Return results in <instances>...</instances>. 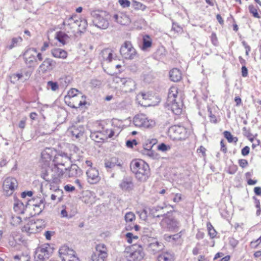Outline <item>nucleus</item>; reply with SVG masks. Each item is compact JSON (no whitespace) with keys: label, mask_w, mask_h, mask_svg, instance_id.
I'll return each mask as SVG.
<instances>
[{"label":"nucleus","mask_w":261,"mask_h":261,"mask_svg":"<svg viewBox=\"0 0 261 261\" xmlns=\"http://www.w3.org/2000/svg\"><path fill=\"white\" fill-rule=\"evenodd\" d=\"M120 188L124 191H130L134 189V185L130 177L124 178L119 184Z\"/></svg>","instance_id":"bb28decb"},{"label":"nucleus","mask_w":261,"mask_h":261,"mask_svg":"<svg viewBox=\"0 0 261 261\" xmlns=\"http://www.w3.org/2000/svg\"><path fill=\"white\" fill-rule=\"evenodd\" d=\"M112 125L114 127L113 130H116L117 133H116V134L118 135L122 128V122L117 119H113L112 121Z\"/></svg>","instance_id":"a19ab883"},{"label":"nucleus","mask_w":261,"mask_h":261,"mask_svg":"<svg viewBox=\"0 0 261 261\" xmlns=\"http://www.w3.org/2000/svg\"><path fill=\"white\" fill-rule=\"evenodd\" d=\"M120 53L126 59H133L137 55L136 49L129 41H125L123 44L120 49Z\"/></svg>","instance_id":"dca6fc26"},{"label":"nucleus","mask_w":261,"mask_h":261,"mask_svg":"<svg viewBox=\"0 0 261 261\" xmlns=\"http://www.w3.org/2000/svg\"><path fill=\"white\" fill-rule=\"evenodd\" d=\"M45 226V221L42 219L31 220L22 227L21 230L30 235L41 231Z\"/></svg>","instance_id":"423d86ee"},{"label":"nucleus","mask_w":261,"mask_h":261,"mask_svg":"<svg viewBox=\"0 0 261 261\" xmlns=\"http://www.w3.org/2000/svg\"><path fill=\"white\" fill-rule=\"evenodd\" d=\"M37 49L35 48H30L27 49L24 53L25 63L29 66H32L36 62V54Z\"/></svg>","instance_id":"5701e85b"},{"label":"nucleus","mask_w":261,"mask_h":261,"mask_svg":"<svg viewBox=\"0 0 261 261\" xmlns=\"http://www.w3.org/2000/svg\"><path fill=\"white\" fill-rule=\"evenodd\" d=\"M108 256V249L102 243L96 245L95 251L92 254L90 259L91 261H105Z\"/></svg>","instance_id":"9b49d317"},{"label":"nucleus","mask_w":261,"mask_h":261,"mask_svg":"<svg viewBox=\"0 0 261 261\" xmlns=\"http://www.w3.org/2000/svg\"><path fill=\"white\" fill-rule=\"evenodd\" d=\"M55 39L57 40L62 45L66 44L69 37L63 32L59 31L56 33Z\"/></svg>","instance_id":"72a5a7b5"},{"label":"nucleus","mask_w":261,"mask_h":261,"mask_svg":"<svg viewBox=\"0 0 261 261\" xmlns=\"http://www.w3.org/2000/svg\"><path fill=\"white\" fill-rule=\"evenodd\" d=\"M132 6L136 10H141L142 11H145L147 8L146 6L135 0L132 1Z\"/></svg>","instance_id":"c03bdc74"},{"label":"nucleus","mask_w":261,"mask_h":261,"mask_svg":"<svg viewBox=\"0 0 261 261\" xmlns=\"http://www.w3.org/2000/svg\"><path fill=\"white\" fill-rule=\"evenodd\" d=\"M44 201L43 200H39V202L38 203H36L33 204L34 206V210L35 211L36 214H40L42 210L44 207Z\"/></svg>","instance_id":"49530a36"},{"label":"nucleus","mask_w":261,"mask_h":261,"mask_svg":"<svg viewBox=\"0 0 261 261\" xmlns=\"http://www.w3.org/2000/svg\"><path fill=\"white\" fill-rule=\"evenodd\" d=\"M143 153L144 154H146L147 155H148V156L151 157V158H153L154 155V152H153V151L150 149H144L143 150Z\"/></svg>","instance_id":"680f3d73"},{"label":"nucleus","mask_w":261,"mask_h":261,"mask_svg":"<svg viewBox=\"0 0 261 261\" xmlns=\"http://www.w3.org/2000/svg\"><path fill=\"white\" fill-rule=\"evenodd\" d=\"M71 150L72 153L71 154V159L74 160L79 161L82 156L83 152L80 149L74 145H72Z\"/></svg>","instance_id":"c9c22d12"},{"label":"nucleus","mask_w":261,"mask_h":261,"mask_svg":"<svg viewBox=\"0 0 261 261\" xmlns=\"http://www.w3.org/2000/svg\"><path fill=\"white\" fill-rule=\"evenodd\" d=\"M141 242L146 246L147 251L152 254H156L162 251L165 246L163 243L158 241L156 238L144 235L141 237Z\"/></svg>","instance_id":"7ed1b4c3"},{"label":"nucleus","mask_w":261,"mask_h":261,"mask_svg":"<svg viewBox=\"0 0 261 261\" xmlns=\"http://www.w3.org/2000/svg\"><path fill=\"white\" fill-rule=\"evenodd\" d=\"M46 88L47 89H50L53 91H56L59 89V85L57 82L48 81L47 83Z\"/></svg>","instance_id":"3c124183"},{"label":"nucleus","mask_w":261,"mask_h":261,"mask_svg":"<svg viewBox=\"0 0 261 261\" xmlns=\"http://www.w3.org/2000/svg\"><path fill=\"white\" fill-rule=\"evenodd\" d=\"M49 247L47 246H41L36 249L35 254V258L37 261H43L48 258L50 256Z\"/></svg>","instance_id":"aec40b11"},{"label":"nucleus","mask_w":261,"mask_h":261,"mask_svg":"<svg viewBox=\"0 0 261 261\" xmlns=\"http://www.w3.org/2000/svg\"><path fill=\"white\" fill-rule=\"evenodd\" d=\"M114 81L118 84L122 90L125 92H131L135 88V82L131 79L116 77Z\"/></svg>","instance_id":"2eb2a0df"},{"label":"nucleus","mask_w":261,"mask_h":261,"mask_svg":"<svg viewBox=\"0 0 261 261\" xmlns=\"http://www.w3.org/2000/svg\"><path fill=\"white\" fill-rule=\"evenodd\" d=\"M158 261H173L174 256L169 252H165L160 254L158 257Z\"/></svg>","instance_id":"e433bc0d"},{"label":"nucleus","mask_w":261,"mask_h":261,"mask_svg":"<svg viewBox=\"0 0 261 261\" xmlns=\"http://www.w3.org/2000/svg\"><path fill=\"white\" fill-rule=\"evenodd\" d=\"M206 149L202 146H200L197 150V153H201L202 156L204 157L206 155L205 154Z\"/></svg>","instance_id":"774afa93"},{"label":"nucleus","mask_w":261,"mask_h":261,"mask_svg":"<svg viewBox=\"0 0 261 261\" xmlns=\"http://www.w3.org/2000/svg\"><path fill=\"white\" fill-rule=\"evenodd\" d=\"M136 217L133 212H127L125 215V220L126 222H133L135 220Z\"/></svg>","instance_id":"6e6d98bb"},{"label":"nucleus","mask_w":261,"mask_h":261,"mask_svg":"<svg viewBox=\"0 0 261 261\" xmlns=\"http://www.w3.org/2000/svg\"><path fill=\"white\" fill-rule=\"evenodd\" d=\"M178 88L175 86H172L169 90L166 103H171L177 100L178 98H181L178 95Z\"/></svg>","instance_id":"c85d7f7f"},{"label":"nucleus","mask_w":261,"mask_h":261,"mask_svg":"<svg viewBox=\"0 0 261 261\" xmlns=\"http://www.w3.org/2000/svg\"><path fill=\"white\" fill-rule=\"evenodd\" d=\"M96 196L94 192L91 191H86L83 193L82 201L87 204L92 205L95 202Z\"/></svg>","instance_id":"393cba45"},{"label":"nucleus","mask_w":261,"mask_h":261,"mask_svg":"<svg viewBox=\"0 0 261 261\" xmlns=\"http://www.w3.org/2000/svg\"><path fill=\"white\" fill-rule=\"evenodd\" d=\"M60 165L53 164L51 169L47 168L45 170L42 171L41 177L45 180H48V171L51 173L52 178H54L56 182H60V179L63 177H65V171L64 169L60 168Z\"/></svg>","instance_id":"0eeeda50"},{"label":"nucleus","mask_w":261,"mask_h":261,"mask_svg":"<svg viewBox=\"0 0 261 261\" xmlns=\"http://www.w3.org/2000/svg\"><path fill=\"white\" fill-rule=\"evenodd\" d=\"M167 208V206H158L155 207H153L151 210V212L153 214L154 217H160V216H164L166 214V211L165 210ZM168 213V212H167Z\"/></svg>","instance_id":"f704fd0d"},{"label":"nucleus","mask_w":261,"mask_h":261,"mask_svg":"<svg viewBox=\"0 0 261 261\" xmlns=\"http://www.w3.org/2000/svg\"><path fill=\"white\" fill-rule=\"evenodd\" d=\"M238 163L239 166L243 168L246 167L248 165V161L245 159H240Z\"/></svg>","instance_id":"052dcab7"},{"label":"nucleus","mask_w":261,"mask_h":261,"mask_svg":"<svg viewBox=\"0 0 261 261\" xmlns=\"http://www.w3.org/2000/svg\"><path fill=\"white\" fill-rule=\"evenodd\" d=\"M182 74L179 69L173 68L169 72V76L171 81L178 82L181 79Z\"/></svg>","instance_id":"2f4dec72"},{"label":"nucleus","mask_w":261,"mask_h":261,"mask_svg":"<svg viewBox=\"0 0 261 261\" xmlns=\"http://www.w3.org/2000/svg\"><path fill=\"white\" fill-rule=\"evenodd\" d=\"M60 214L62 218H67L68 219L71 218V216H68V212L64 206H63V209L61 210Z\"/></svg>","instance_id":"69168bd1"},{"label":"nucleus","mask_w":261,"mask_h":261,"mask_svg":"<svg viewBox=\"0 0 261 261\" xmlns=\"http://www.w3.org/2000/svg\"><path fill=\"white\" fill-rule=\"evenodd\" d=\"M71 157L69 156L67 153L64 152H59L55 153L54 158L53 160V164L60 165L62 167H64L65 164L69 161Z\"/></svg>","instance_id":"4be33fe9"},{"label":"nucleus","mask_w":261,"mask_h":261,"mask_svg":"<svg viewBox=\"0 0 261 261\" xmlns=\"http://www.w3.org/2000/svg\"><path fill=\"white\" fill-rule=\"evenodd\" d=\"M181 232L180 231V232L173 235L164 234V239L169 242H176L181 238Z\"/></svg>","instance_id":"ea45409f"},{"label":"nucleus","mask_w":261,"mask_h":261,"mask_svg":"<svg viewBox=\"0 0 261 261\" xmlns=\"http://www.w3.org/2000/svg\"><path fill=\"white\" fill-rule=\"evenodd\" d=\"M141 239L137 243L127 247L124 251L125 256L128 261H140L145 256Z\"/></svg>","instance_id":"f03ea898"},{"label":"nucleus","mask_w":261,"mask_h":261,"mask_svg":"<svg viewBox=\"0 0 261 261\" xmlns=\"http://www.w3.org/2000/svg\"><path fill=\"white\" fill-rule=\"evenodd\" d=\"M168 134L173 140H184L189 135L187 129L183 126L178 125L171 126L169 129Z\"/></svg>","instance_id":"9d476101"},{"label":"nucleus","mask_w":261,"mask_h":261,"mask_svg":"<svg viewBox=\"0 0 261 261\" xmlns=\"http://www.w3.org/2000/svg\"><path fill=\"white\" fill-rule=\"evenodd\" d=\"M126 240L127 243L132 244L136 242L138 240V237L136 235H134L131 232H127L125 234Z\"/></svg>","instance_id":"09e8293b"},{"label":"nucleus","mask_w":261,"mask_h":261,"mask_svg":"<svg viewBox=\"0 0 261 261\" xmlns=\"http://www.w3.org/2000/svg\"><path fill=\"white\" fill-rule=\"evenodd\" d=\"M18 187L17 180L12 177H7L3 182V189L5 194L11 195Z\"/></svg>","instance_id":"f3484780"},{"label":"nucleus","mask_w":261,"mask_h":261,"mask_svg":"<svg viewBox=\"0 0 261 261\" xmlns=\"http://www.w3.org/2000/svg\"><path fill=\"white\" fill-rule=\"evenodd\" d=\"M115 20L121 25H128L130 22V19L128 15L122 12H119L114 15Z\"/></svg>","instance_id":"cd10ccee"},{"label":"nucleus","mask_w":261,"mask_h":261,"mask_svg":"<svg viewBox=\"0 0 261 261\" xmlns=\"http://www.w3.org/2000/svg\"><path fill=\"white\" fill-rule=\"evenodd\" d=\"M207 227L208 234H209L210 237L212 239L215 238V237L216 236L217 233V231L214 228V227H213V226L212 225V224L210 223H208L207 224Z\"/></svg>","instance_id":"864d4df0"},{"label":"nucleus","mask_w":261,"mask_h":261,"mask_svg":"<svg viewBox=\"0 0 261 261\" xmlns=\"http://www.w3.org/2000/svg\"><path fill=\"white\" fill-rule=\"evenodd\" d=\"M60 182H56L54 178H51V181L50 183V189L55 191L57 193H62V192L59 189L58 185Z\"/></svg>","instance_id":"8fccbe9b"},{"label":"nucleus","mask_w":261,"mask_h":261,"mask_svg":"<svg viewBox=\"0 0 261 261\" xmlns=\"http://www.w3.org/2000/svg\"><path fill=\"white\" fill-rule=\"evenodd\" d=\"M161 224L169 231H177L180 227L179 222L171 216H166L162 220Z\"/></svg>","instance_id":"4468645a"},{"label":"nucleus","mask_w":261,"mask_h":261,"mask_svg":"<svg viewBox=\"0 0 261 261\" xmlns=\"http://www.w3.org/2000/svg\"><path fill=\"white\" fill-rule=\"evenodd\" d=\"M224 135L229 143L233 142L236 143L238 141V138L237 137H233L229 132L225 131L224 132Z\"/></svg>","instance_id":"603ef678"},{"label":"nucleus","mask_w":261,"mask_h":261,"mask_svg":"<svg viewBox=\"0 0 261 261\" xmlns=\"http://www.w3.org/2000/svg\"><path fill=\"white\" fill-rule=\"evenodd\" d=\"M172 30L178 33L182 31V28L176 22L172 23Z\"/></svg>","instance_id":"13d9d810"},{"label":"nucleus","mask_w":261,"mask_h":261,"mask_svg":"<svg viewBox=\"0 0 261 261\" xmlns=\"http://www.w3.org/2000/svg\"><path fill=\"white\" fill-rule=\"evenodd\" d=\"M65 177H76L82 175V171L80 168L75 165H72L70 168H65Z\"/></svg>","instance_id":"a878e982"},{"label":"nucleus","mask_w":261,"mask_h":261,"mask_svg":"<svg viewBox=\"0 0 261 261\" xmlns=\"http://www.w3.org/2000/svg\"><path fill=\"white\" fill-rule=\"evenodd\" d=\"M102 134H103V137L105 138V140L108 138H110L114 136L116 132V130H113L112 128L111 129H103L102 130L100 131Z\"/></svg>","instance_id":"a18cd8bd"},{"label":"nucleus","mask_w":261,"mask_h":261,"mask_svg":"<svg viewBox=\"0 0 261 261\" xmlns=\"http://www.w3.org/2000/svg\"><path fill=\"white\" fill-rule=\"evenodd\" d=\"M66 101L67 99H71L73 103L69 105L72 108H79L82 106H84L86 103V96L76 89H71L68 92L67 95L65 97Z\"/></svg>","instance_id":"39448f33"},{"label":"nucleus","mask_w":261,"mask_h":261,"mask_svg":"<svg viewBox=\"0 0 261 261\" xmlns=\"http://www.w3.org/2000/svg\"><path fill=\"white\" fill-rule=\"evenodd\" d=\"M13 209L18 214H23L25 211V206L20 201H17L14 204Z\"/></svg>","instance_id":"4c0bfd02"},{"label":"nucleus","mask_w":261,"mask_h":261,"mask_svg":"<svg viewBox=\"0 0 261 261\" xmlns=\"http://www.w3.org/2000/svg\"><path fill=\"white\" fill-rule=\"evenodd\" d=\"M249 12L253 15V16L257 18H260V15L258 13L257 9L253 5L249 6Z\"/></svg>","instance_id":"5fc2aeb1"},{"label":"nucleus","mask_w":261,"mask_h":261,"mask_svg":"<svg viewBox=\"0 0 261 261\" xmlns=\"http://www.w3.org/2000/svg\"><path fill=\"white\" fill-rule=\"evenodd\" d=\"M133 123L135 126L143 129H150L155 125L154 120L149 118L144 114L135 115L133 118Z\"/></svg>","instance_id":"6e6552de"},{"label":"nucleus","mask_w":261,"mask_h":261,"mask_svg":"<svg viewBox=\"0 0 261 261\" xmlns=\"http://www.w3.org/2000/svg\"><path fill=\"white\" fill-rule=\"evenodd\" d=\"M56 65L55 61L49 58H46L39 66L38 70L39 72L45 73L53 70Z\"/></svg>","instance_id":"412c9836"},{"label":"nucleus","mask_w":261,"mask_h":261,"mask_svg":"<svg viewBox=\"0 0 261 261\" xmlns=\"http://www.w3.org/2000/svg\"><path fill=\"white\" fill-rule=\"evenodd\" d=\"M166 105L175 115H179L181 113L183 105L181 98H178L176 101L171 103H166Z\"/></svg>","instance_id":"b1692460"},{"label":"nucleus","mask_w":261,"mask_h":261,"mask_svg":"<svg viewBox=\"0 0 261 261\" xmlns=\"http://www.w3.org/2000/svg\"><path fill=\"white\" fill-rule=\"evenodd\" d=\"M56 150L50 148H46L41 153L40 163L42 166V171L47 168H50V164L53 156H54Z\"/></svg>","instance_id":"f8f14e48"},{"label":"nucleus","mask_w":261,"mask_h":261,"mask_svg":"<svg viewBox=\"0 0 261 261\" xmlns=\"http://www.w3.org/2000/svg\"><path fill=\"white\" fill-rule=\"evenodd\" d=\"M211 41H212V43L215 45V46H217L218 44V39H217V36H216V34L215 33H212V35H211Z\"/></svg>","instance_id":"0e129e2a"},{"label":"nucleus","mask_w":261,"mask_h":261,"mask_svg":"<svg viewBox=\"0 0 261 261\" xmlns=\"http://www.w3.org/2000/svg\"><path fill=\"white\" fill-rule=\"evenodd\" d=\"M119 3L122 8L129 7L130 5L128 0H119Z\"/></svg>","instance_id":"bf43d9fd"},{"label":"nucleus","mask_w":261,"mask_h":261,"mask_svg":"<svg viewBox=\"0 0 261 261\" xmlns=\"http://www.w3.org/2000/svg\"><path fill=\"white\" fill-rule=\"evenodd\" d=\"M171 147L169 145H166L165 143H161L158 146V149L162 152H166L170 150Z\"/></svg>","instance_id":"4d7b16f0"},{"label":"nucleus","mask_w":261,"mask_h":261,"mask_svg":"<svg viewBox=\"0 0 261 261\" xmlns=\"http://www.w3.org/2000/svg\"><path fill=\"white\" fill-rule=\"evenodd\" d=\"M92 165L91 161L86 160L84 166L85 168H88L86 172L88 182L90 184H96L99 182L101 177L98 170L93 167Z\"/></svg>","instance_id":"1a4fd4ad"},{"label":"nucleus","mask_w":261,"mask_h":261,"mask_svg":"<svg viewBox=\"0 0 261 261\" xmlns=\"http://www.w3.org/2000/svg\"><path fill=\"white\" fill-rule=\"evenodd\" d=\"M250 152V148L248 146H246L241 150V154L243 156H246L249 154Z\"/></svg>","instance_id":"e2e57ef3"},{"label":"nucleus","mask_w":261,"mask_h":261,"mask_svg":"<svg viewBox=\"0 0 261 261\" xmlns=\"http://www.w3.org/2000/svg\"><path fill=\"white\" fill-rule=\"evenodd\" d=\"M94 23L97 28L102 29H107L109 25L108 20L100 15H98L96 17L94 21Z\"/></svg>","instance_id":"c756f323"},{"label":"nucleus","mask_w":261,"mask_h":261,"mask_svg":"<svg viewBox=\"0 0 261 261\" xmlns=\"http://www.w3.org/2000/svg\"><path fill=\"white\" fill-rule=\"evenodd\" d=\"M32 74V72L28 70H21L19 72L13 74L11 76V82L15 83L19 81L25 82L28 81Z\"/></svg>","instance_id":"6ab92c4d"},{"label":"nucleus","mask_w":261,"mask_h":261,"mask_svg":"<svg viewBox=\"0 0 261 261\" xmlns=\"http://www.w3.org/2000/svg\"><path fill=\"white\" fill-rule=\"evenodd\" d=\"M59 253L62 261H80L75 255V251L67 246H62L59 249Z\"/></svg>","instance_id":"ddd939ff"},{"label":"nucleus","mask_w":261,"mask_h":261,"mask_svg":"<svg viewBox=\"0 0 261 261\" xmlns=\"http://www.w3.org/2000/svg\"><path fill=\"white\" fill-rule=\"evenodd\" d=\"M22 222V218L19 216L12 215L10 219V224L13 226H18Z\"/></svg>","instance_id":"de8ad7c7"},{"label":"nucleus","mask_w":261,"mask_h":261,"mask_svg":"<svg viewBox=\"0 0 261 261\" xmlns=\"http://www.w3.org/2000/svg\"><path fill=\"white\" fill-rule=\"evenodd\" d=\"M52 56L56 58L65 59L67 57V53L61 48H54L51 51Z\"/></svg>","instance_id":"7c9ffc66"},{"label":"nucleus","mask_w":261,"mask_h":261,"mask_svg":"<svg viewBox=\"0 0 261 261\" xmlns=\"http://www.w3.org/2000/svg\"><path fill=\"white\" fill-rule=\"evenodd\" d=\"M85 132V128L83 125L76 124L69 127L67 133L69 136L78 139L83 135Z\"/></svg>","instance_id":"a211bd4d"},{"label":"nucleus","mask_w":261,"mask_h":261,"mask_svg":"<svg viewBox=\"0 0 261 261\" xmlns=\"http://www.w3.org/2000/svg\"><path fill=\"white\" fill-rule=\"evenodd\" d=\"M101 55L104 61L111 62L113 59V50L109 48H106L102 50Z\"/></svg>","instance_id":"473e14b6"},{"label":"nucleus","mask_w":261,"mask_h":261,"mask_svg":"<svg viewBox=\"0 0 261 261\" xmlns=\"http://www.w3.org/2000/svg\"><path fill=\"white\" fill-rule=\"evenodd\" d=\"M130 169L136 178L140 181H146L149 176V167L141 160H134L130 165Z\"/></svg>","instance_id":"f257e3e1"},{"label":"nucleus","mask_w":261,"mask_h":261,"mask_svg":"<svg viewBox=\"0 0 261 261\" xmlns=\"http://www.w3.org/2000/svg\"><path fill=\"white\" fill-rule=\"evenodd\" d=\"M103 134L100 131H91L90 137L95 142H99L105 140L103 137Z\"/></svg>","instance_id":"58836bf2"},{"label":"nucleus","mask_w":261,"mask_h":261,"mask_svg":"<svg viewBox=\"0 0 261 261\" xmlns=\"http://www.w3.org/2000/svg\"><path fill=\"white\" fill-rule=\"evenodd\" d=\"M152 45V39L149 35H146L143 37V45L142 49L146 50L147 48L150 47Z\"/></svg>","instance_id":"37998d69"},{"label":"nucleus","mask_w":261,"mask_h":261,"mask_svg":"<svg viewBox=\"0 0 261 261\" xmlns=\"http://www.w3.org/2000/svg\"><path fill=\"white\" fill-rule=\"evenodd\" d=\"M118 162V160L117 158H111L110 160L106 161L105 163V166L107 169H111L114 168L116 165L118 166H121V163H119L117 164Z\"/></svg>","instance_id":"79ce46f5"},{"label":"nucleus","mask_w":261,"mask_h":261,"mask_svg":"<svg viewBox=\"0 0 261 261\" xmlns=\"http://www.w3.org/2000/svg\"><path fill=\"white\" fill-rule=\"evenodd\" d=\"M63 24L70 29H77L79 32L82 33L85 31L87 22L86 19L80 18L76 15H73L66 18L63 22Z\"/></svg>","instance_id":"20e7f679"},{"label":"nucleus","mask_w":261,"mask_h":261,"mask_svg":"<svg viewBox=\"0 0 261 261\" xmlns=\"http://www.w3.org/2000/svg\"><path fill=\"white\" fill-rule=\"evenodd\" d=\"M137 144V142L136 140H133L132 141L128 140L126 143V145L128 148H132L134 145H136Z\"/></svg>","instance_id":"338daca9"}]
</instances>
